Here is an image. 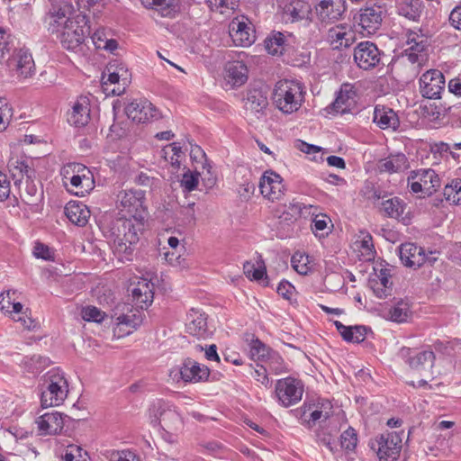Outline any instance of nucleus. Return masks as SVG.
I'll use <instances>...</instances> for the list:
<instances>
[{
    "mask_svg": "<svg viewBox=\"0 0 461 461\" xmlns=\"http://www.w3.org/2000/svg\"><path fill=\"white\" fill-rule=\"evenodd\" d=\"M264 46L268 54L272 56H295L298 58H310L311 52L299 51L300 44L296 37L291 33L272 32L264 41Z\"/></svg>",
    "mask_w": 461,
    "mask_h": 461,
    "instance_id": "7",
    "label": "nucleus"
},
{
    "mask_svg": "<svg viewBox=\"0 0 461 461\" xmlns=\"http://www.w3.org/2000/svg\"><path fill=\"white\" fill-rule=\"evenodd\" d=\"M415 179L422 183L425 194L429 196L436 193L440 186V178L435 170L431 168H421L411 171L409 181Z\"/></svg>",
    "mask_w": 461,
    "mask_h": 461,
    "instance_id": "26",
    "label": "nucleus"
},
{
    "mask_svg": "<svg viewBox=\"0 0 461 461\" xmlns=\"http://www.w3.org/2000/svg\"><path fill=\"white\" fill-rule=\"evenodd\" d=\"M364 234L360 243H361V249H365L366 252V256L368 258H372L375 257V250L373 244V238L368 232H361Z\"/></svg>",
    "mask_w": 461,
    "mask_h": 461,
    "instance_id": "58",
    "label": "nucleus"
},
{
    "mask_svg": "<svg viewBox=\"0 0 461 461\" xmlns=\"http://www.w3.org/2000/svg\"><path fill=\"white\" fill-rule=\"evenodd\" d=\"M89 100L85 97H79L72 106V111L68 114V122L75 127H83L86 125L90 119V109L88 107Z\"/></svg>",
    "mask_w": 461,
    "mask_h": 461,
    "instance_id": "32",
    "label": "nucleus"
},
{
    "mask_svg": "<svg viewBox=\"0 0 461 461\" xmlns=\"http://www.w3.org/2000/svg\"><path fill=\"white\" fill-rule=\"evenodd\" d=\"M185 330L192 336L199 339L206 338L208 336V326L205 313L192 309L187 314Z\"/></svg>",
    "mask_w": 461,
    "mask_h": 461,
    "instance_id": "29",
    "label": "nucleus"
},
{
    "mask_svg": "<svg viewBox=\"0 0 461 461\" xmlns=\"http://www.w3.org/2000/svg\"><path fill=\"white\" fill-rule=\"evenodd\" d=\"M145 200V191L139 189L122 190L117 194V207L122 217L145 223L148 213Z\"/></svg>",
    "mask_w": 461,
    "mask_h": 461,
    "instance_id": "6",
    "label": "nucleus"
},
{
    "mask_svg": "<svg viewBox=\"0 0 461 461\" xmlns=\"http://www.w3.org/2000/svg\"><path fill=\"white\" fill-rule=\"evenodd\" d=\"M294 286L286 280H282L277 288L276 292L279 295H281L284 299L290 300L293 293L294 292Z\"/></svg>",
    "mask_w": 461,
    "mask_h": 461,
    "instance_id": "59",
    "label": "nucleus"
},
{
    "mask_svg": "<svg viewBox=\"0 0 461 461\" xmlns=\"http://www.w3.org/2000/svg\"><path fill=\"white\" fill-rule=\"evenodd\" d=\"M149 9L158 11L164 17H174L179 11L178 0H153Z\"/></svg>",
    "mask_w": 461,
    "mask_h": 461,
    "instance_id": "45",
    "label": "nucleus"
},
{
    "mask_svg": "<svg viewBox=\"0 0 461 461\" xmlns=\"http://www.w3.org/2000/svg\"><path fill=\"white\" fill-rule=\"evenodd\" d=\"M33 255L37 258H41L44 260H53L54 258L50 249L41 242H37L35 244L33 248Z\"/></svg>",
    "mask_w": 461,
    "mask_h": 461,
    "instance_id": "56",
    "label": "nucleus"
},
{
    "mask_svg": "<svg viewBox=\"0 0 461 461\" xmlns=\"http://www.w3.org/2000/svg\"><path fill=\"white\" fill-rule=\"evenodd\" d=\"M400 259L406 267L419 268L427 263V254L421 247L405 243L400 247Z\"/></svg>",
    "mask_w": 461,
    "mask_h": 461,
    "instance_id": "23",
    "label": "nucleus"
},
{
    "mask_svg": "<svg viewBox=\"0 0 461 461\" xmlns=\"http://www.w3.org/2000/svg\"><path fill=\"white\" fill-rule=\"evenodd\" d=\"M114 66L115 63H108L105 68L108 78L102 82V88L106 95H120L125 90V86H122L121 77L118 72H115Z\"/></svg>",
    "mask_w": 461,
    "mask_h": 461,
    "instance_id": "37",
    "label": "nucleus"
},
{
    "mask_svg": "<svg viewBox=\"0 0 461 461\" xmlns=\"http://www.w3.org/2000/svg\"><path fill=\"white\" fill-rule=\"evenodd\" d=\"M181 378L185 383H199L206 381L210 375V369L191 357L184 359L179 367Z\"/></svg>",
    "mask_w": 461,
    "mask_h": 461,
    "instance_id": "22",
    "label": "nucleus"
},
{
    "mask_svg": "<svg viewBox=\"0 0 461 461\" xmlns=\"http://www.w3.org/2000/svg\"><path fill=\"white\" fill-rule=\"evenodd\" d=\"M115 321L114 334L117 337H123L137 330L142 323L143 319L141 312L131 309L129 312L118 315Z\"/></svg>",
    "mask_w": 461,
    "mask_h": 461,
    "instance_id": "24",
    "label": "nucleus"
},
{
    "mask_svg": "<svg viewBox=\"0 0 461 461\" xmlns=\"http://www.w3.org/2000/svg\"><path fill=\"white\" fill-rule=\"evenodd\" d=\"M38 196L39 194L37 186L34 185L32 180H27L25 187V196L23 197V200L25 203L32 205L36 203Z\"/></svg>",
    "mask_w": 461,
    "mask_h": 461,
    "instance_id": "54",
    "label": "nucleus"
},
{
    "mask_svg": "<svg viewBox=\"0 0 461 461\" xmlns=\"http://www.w3.org/2000/svg\"><path fill=\"white\" fill-rule=\"evenodd\" d=\"M144 222L126 217L105 218L100 224L104 236L113 241L114 255L122 262L131 261Z\"/></svg>",
    "mask_w": 461,
    "mask_h": 461,
    "instance_id": "1",
    "label": "nucleus"
},
{
    "mask_svg": "<svg viewBox=\"0 0 461 461\" xmlns=\"http://www.w3.org/2000/svg\"><path fill=\"white\" fill-rule=\"evenodd\" d=\"M223 78L231 88L240 87L249 78V69L242 59H230L224 66Z\"/></svg>",
    "mask_w": 461,
    "mask_h": 461,
    "instance_id": "21",
    "label": "nucleus"
},
{
    "mask_svg": "<svg viewBox=\"0 0 461 461\" xmlns=\"http://www.w3.org/2000/svg\"><path fill=\"white\" fill-rule=\"evenodd\" d=\"M376 278H370L368 283L378 298H386L390 294L392 283L389 281L391 273L388 268H374Z\"/></svg>",
    "mask_w": 461,
    "mask_h": 461,
    "instance_id": "31",
    "label": "nucleus"
},
{
    "mask_svg": "<svg viewBox=\"0 0 461 461\" xmlns=\"http://www.w3.org/2000/svg\"><path fill=\"white\" fill-rule=\"evenodd\" d=\"M240 0H206V4L212 11L226 14L233 12L239 6Z\"/></svg>",
    "mask_w": 461,
    "mask_h": 461,
    "instance_id": "49",
    "label": "nucleus"
},
{
    "mask_svg": "<svg viewBox=\"0 0 461 461\" xmlns=\"http://www.w3.org/2000/svg\"><path fill=\"white\" fill-rule=\"evenodd\" d=\"M318 21L327 25L339 20L346 11L343 0H319L314 6Z\"/></svg>",
    "mask_w": 461,
    "mask_h": 461,
    "instance_id": "17",
    "label": "nucleus"
},
{
    "mask_svg": "<svg viewBox=\"0 0 461 461\" xmlns=\"http://www.w3.org/2000/svg\"><path fill=\"white\" fill-rule=\"evenodd\" d=\"M73 12V6L70 4L63 3L59 5H53L50 11V15L51 22L50 23L49 30L52 33L60 32V27L63 28L65 25V22L68 18H71L68 16L71 14Z\"/></svg>",
    "mask_w": 461,
    "mask_h": 461,
    "instance_id": "35",
    "label": "nucleus"
},
{
    "mask_svg": "<svg viewBox=\"0 0 461 461\" xmlns=\"http://www.w3.org/2000/svg\"><path fill=\"white\" fill-rule=\"evenodd\" d=\"M229 32L236 46L248 47L256 40V32L245 16L235 17L230 23Z\"/></svg>",
    "mask_w": 461,
    "mask_h": 461,
    "instance_id": "14",
    "label": "nucleus"
},
{
    "mask_svg": "<svg viewBox=\"0 0 461 461\" xmlns=\"http://www.w3.org/2000/svg\"><path fill=\"white\" fill-rule=\"evenodd\" d=\"M125 113L129 119L138 123H146L154 118H159L156 107L147 99H133L125 106Z\"/></svg>",
    "mask_w": 461,
    "mask_h": 461,
    "instance_id": "16",
    "label": "nucleus"
},
{
    "mask_svg": "<svg viewBox=\"0 0 461 461\" xmlns=\"http://www.w3.org/2000/svg\"><path fill=\"white\" fill-rule=\"evenodd\" d=\"M368 446L376 453L379 461H394L402 448V438L396 432H387L371 439Z\"/></svg>",
    "mask_w": 461,
    "mask_h": 461,
    "instance_id": "10",
    "label": "nucleus"
},
{
    "mask_svg": "<svg viewBox=\"0 0 461 461\" xmlns=\"http://www.w3.org/2000/svg\"><path fill=\"white\" fill-rule=\"evenodd\" d=\"M444 196L447 201L453 204L461 203V179L456 178L452 180L449 185L444 187Z\"/></svg>",
    "mask_w": 461,
    "mask_h": 461,
    "instance_id": "50",
    "label": "nucleus"
},
{
    "mask_svg": "<svg viewBox=\"0 0 461 461\" xmlns=\"http://www.w3.org/2000/svg\"><path fill=\"white\" fill-rule=\"evenodd\" d=\"M154 285L146 279L138 282L131 289L132 302L140 309H147L153 302Z\"/></svg>",
    "mask_w": 461,
    "mask_h": 461,
    "instance_id": "30",
    "label": "nucleus"
},
{
    "mask_svg": "<svg viewBox=\"0 0 461 461\" xmlns=\"http://www.w3.org/2000/svg\"><path fill=\"white\" fill-rule=\"evenodd\" d=\"M355 96V91L353 86L345 84L341 86L338 92L335 100L327 107L328 113H335L344 114L350 111L353 98Z\"/></svg>",
    "mask_w": 461,
    "mask_h": 461,
    "instance_id": "27",
    "label": "nucleus"
},
{
    "mask_svg": "<svg viewBox=\"0 0 461 461\" xmlns=\"http://www.w3.org/2000/svg\"><path fill=\"white\" fill-rule=\"evenodd\" d=\"M450 23L457 30L461 31V5H456L450 13Z\"/></svg>",
    "mask_w": 461,
    "mask_h": 461,
    "instance_id": "64",
    "label": "nucleus"
},
{
    "mask_svg": "<svg viewBox=\"0 0 461 461\" xmlns=\"http://www.w3.org/2000/svg\"><path fill=\"white\" fill-rule=\"evenodd\" d=\"M276 394L284 407H290L302 400L303 384L301 380L287 376L276 381Z\"/></svg>",
    "mask_w": 461,
    "mask_h": 461,
    "instance_id": "12",
    "label": "nucleus"
},
{
    "mask_svg": "<svg viewBox=\"0 0 461 461\" xmlns=\"http://www.w3.org/2000/svg\"><path fill=\"white\" fill-rule=\"evenodd\" d=\"M65 214L72 223L83 227L88 222L90 211L81 203L69 202L65 206Z\"/></svg>",
    "mask_w": 461,
    "mask_h": 461,
    "instance_id": "36",
    "label": "nucleus"
},
{
    "mask_svg": "<svg viewBox=\"0 0 461 461\" xmlns=\"http://www.w3.org/2000/svg\"><path fill=\"white\" fill-rule=\"evenodd\" d=\"M7 167L14 179L16 178L17 174L21 177L25 176L27 180H33L35 177V170L28 165L25 159L11 158L8 161Z\"/></svg>",
    "mask_w": 461,
    "mask_h": 461,
    "instance_id": "42",
    "label": "nucleus"
},
{
    "mask_svg": "<svg viewBox=\"0 0 461 461\" xmlns=\"http://www.w3.org/2000/svg\"><path fill=\"white\" fill-rule=\"evenodd\" d=\"M253 377L266 387L271 386L272 382L268 377L266 367L259 366L258 368L255 369Z\"/></svg>",
    "mask_w": 461,
    "mask_h": 461,
    "instance_id": "63",
    "label": "nucleus"
},
{
    "mask_svg": "<svg viewBox=\"0 0 461 461\" xmlns=\"http://www.w3.org/2000/svg\"><path fill=\"white\" fill-rule=\"evenodd\" d=\"M91 32L92 29L88 17L80 12L73 16V18L66 20L59 37L63 48L74 50L80 47L85 38L91 34Z\"/></svg>",
    "mask_w": 461,
    "mask_h": 461,
    "instance_id": "5",
    "label": "nucleus"
},
{
    "mask_svg": "<svg viewBox=\"0 0 461 461\" xmlns=\"http://www.w3.org/2000/svg\"><path fill=\"white\" fill-rule=\"evenodd\" d=\"M258 264H259V263L258 262ZM249 280H255V281L262 280L264 282L265 286H269V280H268V276L267 275V269H266V267H265L263 261H261V264L258 265V267H257L253 270Z\"/></svg>",
    "mask_w": 461,
    "mask_h": 461,
    "instance_id": "57",
    "label": "nucleus"
},
{
    "mask_svg": "<svg viewBox=\"0 0 461 461\" xmlns=\"http://www.w3.org/2000/svg\"><path fill=\"white\" fill-rule=\"evenodd\" d=\"M284 15L292 23L311 20V5L304 0H290L285 4Z\"/></svg>",
    "mask_w": 461,
    "mask_h": 461,
    "instance_id": "28",
    "label": "nucleus"
},
{
    "mask_svg": "<svg viewBox=\"0 0 461 461\" xmlns=\"http://www.w3.org/2000/svg\"><path fill=\"white\" fill-rule=\"evenodd\" d=\"M249 352L251 357L257 358L258 360H267L268 357H271L276 359L277 362H282V357L279 356V354L276 351H273L258 339H252Z\"/></svg>",
    "mask_w": 461,
    "mask_h": 461,
    "instance_id": "40",
    "label": "nucleus"
},
{
    "mask_svg": "<svg viewBox=\"0 0 461 461\" xmlns=\"http://www.w3.org/2000/svg\"><path fill=\"white\" fill-rule=\"evenodd\" d=\"M406 203L399 197H393L382 203V210L385 215L397 220H404Z\"/></svg>",
    "mask_w": 461,
    "mask_h": 461,
    "instance_id": "41",
    "label": "nucleus"
},
{
    "mask_svg": "<svg viewBox=\"0 0 461 461\" xmlns=\"http://www.w3.org/2000/svg\"><path fill=\"white\" fill-rule=\"evenodd\" d=\"M7 66L15 68L18 75L24 78L32 77L35 70L34 59H8Z\"/></svg>",
    "mask_w": 461,
    "mask_h": 461,
    "instance_id": "47",
    "label": "nucleus"
},
{
    "mask_svg": "<svg viewBox=\"0 0 461 461\" xmlns=\"http://www.w3.org/2000/svg\"><path fill=\"white\" fill-rule=\"evenodd\" d=\"M397 356L401 358L409 369L420 376L433 378L432 368L435 363V354L430 348L419 350L415 348L402 347Z\"/></svg>",
    "mask_w": 461,
    "mask_h": 461,
    "instance_id": "4",
    "label": "nucleus"
},
{
    "mask_svg": "<svg viewBox=\"0 0 461 461\" xmlns=\"http://www.w3.org/2000/svg\"><path fill=\"white\" fill-rule=\"evenodd\" d=\"M329 41L333 50L348 48L353 42V36L350 32H346L344 27L337 26L329 30Z\"/></svg>",
    "mask_w": 461,
    "mask_h": 461,
    "instance_id": "39",
    "label": "nucleus"
},
{
    "mask_svg": "<svg viewBox=\"0 0 461 461\" xmlns=\"http://www.w3.org/2000/svg\"><path fill=\"white\" fill-rule=\"evenodd\" d=\"M373 122L381 129L392 128L395 130L400 124L397 114L392 109H387L384 106H375L374 110Z\"/></svg>",
    "mask_w": 461,
    "mask_h": 461,
    "instance_id": "38",
    "label": "nucleus"
},
{
    "mask_svg": "<svg viewBox=\"0 0 461 461\" xmlns=\"http://www.w3.org/2000/svg\"><path fill=\"white\" fill-rule=\"evenodd\" d=\"M256 190L255 184L249 180H246L240 185L239 189L240 196L244 200H249Z\"/></svg>",
    "mask_w": 461,
    "mask_h": 461,
    "instance_id": "62",
    "label": "nucleus"
},
{
    "mask_svg": "<svg viewBox=\"0 0 461 461\" xmlns=\"http://www.w3.org/2000/svg\"><path fill=\"white\" fill-rule=\"evenodd\" d=\"M198 173H192L190 170H187L183 174V177L180 181L181 187L184 188L185 191L191 192L196 189L198 185Z\"/></svg>",
    "mask_w": 461,
    "mask_h": 461,
    "instance_id": "53",
    "label": "nucleus"
},
{
    "mask_svg": "<svg viewBox=\"0 0 461 461\" xmlns=\"http://www.w3.org/2000/svg\"><path fill=\"white\" fill-rule=\"evenodd\" d=\"M425 8L424 0H395L396 14L413 23L420 21Z\"/></svg>",
    "mask_w": 461,
    "mask_h": 461,
    "instance_id": "25",
    "label": "nucleus"
},
{
    "mask_svg": "<svg viewBox=\"0 0 461 461\" xmlns=\"http://www.w3.org/2000/svg\"><path fill=\"white\" fill-rule=\"evenodd\" d=\"M445 89V77L441 71L429 69L420 78V92L424 98L439 99Z\"/></svg>",
    "mask_w": 461,
    "mask_h": 461,
    "instance_id": "15",
    "label": "nucleus"
},
{
    "mask_svg": "<svg viewBox=\"0 0 461 461\" xmlns=\"http://www.w3.org/2000/svg\"><path fill=\"white\" fill-rule=\"evenodd\" d=\"M291 263L294 269L300 275H307L311 270L307 255L296 253L292 257Z\"/></svg>",
    "mask_w": 461,
    "mask_h": 461,
    "instance_id": "52",
    "label": "nucleus"
},
{
    "mask_svg": "<svg viewBox=\"0 0 461 461\" xmlns=\"http://www.w3.org/2000/svg\"><path fill=\"white\" fill-rule=\"evenodd\" d=\"M380 51L371 41H362L354 49L353 58H378Z\"/></svg>",
    "mask_w": 461,
    "mask_h": 461,
    "instance_id": "48",
    "label": "nucleus"
},
{
    "mask_svg": "<svg viewBox=\"0 0 461 461\" xmlns=\"http://www.w3.org/2000/svg\"><path fill=\"white\" fill-rule=\"evenodd\" d=\"M420 108L424 116L433 120H439L447 115L452 107L442 103H439L438 104L436 103H427L421 104Z\"/></svg>",
    "mask_w": 461,
    "mask_h": 461,
    "instance_id": "43",
    "label": "nucleus"
},
{
    "mask_svg": "<svg viewBox=\"0 0 461 461\" xmlns=\"http://www.w3.org/2000/svg\"><path fill=\"white\" fill-rule=\"evenodd\" d=\"M411 314L410 305L403 300L397 302L389 310V319L398 323L407 321Z\"/></svg>",
    "mask_w": 461,
    "mask_h": 461,
    "instance_id": "44",
    "label": "nucleus"
},
{
    "mask_svg": "<svg viewBox=\"0 0 461 461\" xmlns=\"http://www.w3.org/2000/svg\"><path fill=\"white\" fill-rule=\"evenodd\" d=\"M318 442L324 445L331 453H335L338 450L337 441L330 434L321 433L318 434Z\"/></svg>",
    "mask_w": 461,
    "mask_h": 461,
    "instance_id": "60",
    "label": "nucleus"
},
{
    "mask_svg": "<svg viewBox=\"0 0 461 461\" xmlns=\"http://www.w3.org/2000/svg\"><path fill=\"white\" fill-rule=\"evenodd\" d=\"M278 214V230L280 236H288L292 230V224L301 216L302 206L299 203H290L288 205L280 204L276 210Z\"/></svg>",
    "mask_w": 461,
    "mask_h": 461,
    "instance_id": "19",
    "label": "nucleus"
},
{
    "mask_svg": "<svg viewBox=\"0 0 461 461\" xmlns=\"http://www.w3.org/2000/svg\"><path fill=\"white\" fill-rule=\"evenodd\" d=\"M261 194L270 201L279 200L285 194V185L280 175L272 170L266 171L258 184Z\"/></svg>",
    "mask_w": 461,
    "mask_h": 461,
    "instance_id": "18",
    "label": "nucleus"
},
{
    "mask_svg": "<svg viewBox=\"0 0 461 461\" xmlns=\"http://www.w3.org/2000/svg\"><path fill=\"white\" fill-rule=\"evenodd\" d=\"M81 317L88 322L101 323L106 317V313L95 306L87 305L82 308Z\"/></svg>",
    "mask_w": 461,
    "mask_h": 461,
    "instance_id": "51",
    "label": "nucleus"
},
{
    "mask_svg": "<svg viewBox=\"0 0 461 461\" xmlns=\"http://www.w3.org/2000/svg\"><path fill=\"white\" fill-rule=\"evenodd\" d=\"M407 44L409 47L404 50V53L408 58L429 56V40L423 35L411 32L408 36Z\"/></svg>",
    "mask_w": 461,
    "mask_h": 461,
    "instance_id": "34",
    "label": "nucleus"
},
{
    "mask_svg": "<svg viewBox=\"0 0 461 461\" xmlns=\"http://www.w3.org/2000/svg\"><path fill=\"white\" fill-rule=\"evenodd\" d=\"M380 173H397L409 167V161L403 153L390 154L387 158L380 159L377 163Z\"/></svg>",
    "mask_w": 461,
    "mask_h": 461,
    "instance_id": "33",
    "label": "nucleus"
},
{
    "mask_svg": "<svg viewBox=\"0 0 461 461\" xmlns=\"http://www.w3.org/2000/svg\"><path fill=\"white\" fill-rule=\"evenodd\" d=\"M109 63H115L114 70L118 72V75L122 80V86H127L131 81V73L128 68L121 62V59H111Z\"/></svg>",
    "mask_w": 461,
    "mask_h": 461,
    "instance_id": "55",
    "label": "nucleus"
},
{
    "mask_svg": "<svg viewBox=\"0 0 461 461\" xmlns=\"http://www.w3.org/2000/svg\"><path fill=\"white\" fill-rule=\"evenodd\" d=\"M385 17V8L373 4L360 8L354 19L360 27L359 32L365 36L373 35L381 28Z\"/></svg>",
    "mask_w": 461,
    "mask_h": 461,
    "instance_id": "11",
    "label": "nucleus"
},
{
    "mask_svg": "<svg viewBox=\"0 0 461 461\" xmlns=\"http://www.w3.org/2000/svg\"><path fill=\"white\" fill-rule=\"evenodd\" d=\"M339 444L347 454L355 452L357 445V433L355 429L348 427L339 437Z\"/></svg>",
    "mask_w": 461,
    "mask_h": 461,
    "instance_id": "46",
    "label": "nucleus"
},
{
    "mask_svg": "<svg viewBox=\"0 0 461 461\" xmlns=\"http://www.w3.org/2000/svg\"><path fill=\"white\" fill-rule=\"evenodd\" d=\"M72 420L74 419L68 415L52 411L40 416L37 423L41 434L56 435L61 433L64 425Z\"/></svg>",
    "mask_w": 461,
    "mask_h": 461,
    "instance_id": "20",
    "label": "nucleus"
},
{
    "mask_svg": "<svg viewBox=\"0 0 461 461\" xmlns=\"http://www.w3.org/2000/svg\"><path fill=\"white\" fill-rule=\"evenodd\" d=\"M272 99L284 113L297 111L303 101V86L296 80L283 79L276 83Z\"/></svg>",
    "mask_w": 461,
    "mask_h": 461,
    "instance_id": "3",
    "label": "nucleus"
},
{
    "mask_svg": "<svg viewBox=\"0 0 461 461\" xmlns=\"http://www.w3.org/2000/svg\"><path fill=\"white\" fill-rule=\"evenodd\" d=\"M149 413L150 423L154 427L161 425L164 429L176 430L183 424L182 418L175 407L162 400L154 402L149 409Z\"/></svg>",
    "mask_w": 461,
    "mask_h": 461,
    "instance_id": "9",
    "label": "nucleus"
},
{
    "mask_svg": "<svg viewBox=\"0 0 461 461\" xmlns=\"http://www.w3.org/2000/svg\"><path fill=\"white\" fill-rule=\"evenodd\" d=\"M268 87L263 82L251 84L247 89L245 107L259 118L268 105Z\"/></svg>",
    "mask_w": 461,
    "mask_h": 461,
    "instance_id": "13",
    "label": "nucleus"
},
{
    "mask_svg": "<svg viewBox=\"0 0 461 461\" xmlns=\"http://www.w3.org/2000/svg\"><path fill=\"white\" fill-rule=\"evenodd\" d=\"M41 404L42 408L60 405L67 398L68 384L59 368H52L42 377L41 384Z\"/></svg>",
    "mask_w": 461,
    "mask_h": 461,
    "instance_id": "2",
    "label": "nucleus"
},
{
    "mask_svg": "<svg viewBox=\"0 0 461 461\" xmlns=\"http://www.w3.org/2000/svg\"><path fill=\"white\" fill-rule=\"evenodd\" d=\"M110 32H107L104 28L96 29L92 34V41L95 44V48L98 49L105 40H109Z\"/></svg>",
    "mask_w": 461,
    "mask_h": 461,
    "instance_id": "61",
    "label": "nucleus"
},
{
    "mask_svg": "<svg viewBox=\"0 0 461 461\" xmlns=\"http://www.w3.org/2000/svg\"><path fill=\"white\" fill-rule=\"evenodd\" d=\"M64 183L69 181L72 188L68 189L77 196H84L94 187V177L88 167L80 163H73L65 168Z\"/></svg>",
    "mask_w": 461,
    "mask_h": 461,
    "instance_id": "8",
    "label": "nucleus"
}]
</instances>
